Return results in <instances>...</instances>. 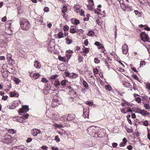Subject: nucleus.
Masks as SVG:
<instances>
[{
	"instance_id": "52",
	"label": "nucleus",
	"mask_w": 150,
	"mask_h": 150,
	"mask_svg": "<svg viewBox=\"0 0 150 150\" xmlns=\"http://www.w3.org/2000/svg\"><path fill=\"white\" fill-rule=\"evenodd\" d=\"M8 98V97L7 96H3L2 98V99L4 100H6Z\"/></svg>"
},
{
	"instance_id": "4",
	"label": "nucleus",
	"mask_w": 150,
	"mask_h": 150,
	"mask_svg": "<svg viewBox=\"0 0 150 150\" xmlns=\"http://www.w3.org/2000/svg\"><path fill=\"white\" fill-rule=\"evenodd\" d=\"M59 104L60 102L59 101L57 97L56 96H54L51 104L52 106L54 108Z\"/></svg>"
},
{
	"instance_id": "41",
	"label": "nucleus",
	"mask_w": 150,
	"mask_h": 150,
	"mask_svg": "<svg viewBox=\"0 0 150 150\" xmlns=\"http://www.w3.org/2000/svg\"><path fill=\"white\" fill-rule=\"evenodd\" d=\"M126 108V107H125V108H121L120 111L121 112H122L124 114H125V111Z\"/></svg>"
},
{
	"instance_id": "40",
	"label": "nucleus",
	"mask_w": 150,
	"mask_h": 150,
	"mask_svg": "<svg viewBox=\"0 0 150 150\" xmlns=\"http://www.w3.org/2000/svg\"><path fill=\"white\" fill-rule=\"evenodd\" d=\"M86 104L89 105L90 106H91L93 104V103L92 101H87L86 102Z\"/></svg>"
},
{
	"instance_id": "63",
	"label": "nucleus",
	"mask_w": 150,
	"mask_h": 150,
	"mask_svg": "<svg viewBox=\"0 0 150 150\" xmlns=\"http://www.w3.org/2000/svg\"><path fill=\"white\" fill-rule=\"evenodd\" d=\"M80 21L79 20L75 19L74 21V23L75 24L77 25L79 23Z\"/></svg>"
},
{
	"instance_id": "61",
	"label": "nucleus",
	"mask_w": 150,
	"mask_h": 150,
	"mask_svg": "<svg viewBox=\"0 0 150 150\" xmlns=\"http://www.w3.org/2000/svg\"><path fill=\"white\" fill-rule=\"evenodd\" d=\"M87 6L89 10H91L93 9V7L91 5H87Z\"/></svg>"
},
{
	"instance_id": "58",
	"label": "nucleus",
	"mask_w": 150,
	"mask_h": 150,
	"mask_svg": "<svg viewBox=\"0 0 150 150\" xmlns=\"http://www.w3.org/2000/svg\"><path fill=\"white\" fill-rule=\"evenodd\" d=\"M6 16H4L1 18V21L2 22H5L6 21Z\"/></svg>"
},
{
	"instance_id": "19",
	"label": "nucleus",
	"mask_w": 150,
	"mask_h": 150,
	"mask_svg": "<svg viewBox=\"0 0 150 150\" xmlns=\"http://www.w3.org/2000/svg\"><path fill=\"white\" fill-rule=\"evenodd\" d=\"M54 84L55 86L57 88H59V87H60V82L58 80H57L55 81Z\"/></svg>"
},
{
	"instance_id": "43",
	"label": "nucleus",
	"mask_w": 150,
	"mask_h": 150,
	"mask_svg": "<svg viewBox=\"0 0 150 150\" xmlns=\"http://www.w3.org/2000/svg\"><path fill=\"white\" fill-rule=\"evenodd\" d=\"M55 140L57 142H58L60 141V139L58 137V136H56L55 137Z\"/></svg>"
},
{
	"instance_id": "12",
	"label": "nucleus",
	"mask_w": 150,
	"mask_h": 150,
	"mask_svg": "<svg viewBox=\"0 0 150 150\" xmlns=\"http://www.w3.org/2000/svg\"><path fill=\"white\" fill-rule=\"evenodd\" d=\"M121 8L124 11H126L128 7V6L124 3H120Z\"/></svg>"
},
{
	"instance_id": "53",
	"label": "nucleus",
	"mask_w": 150,
	"mask_h": 150,
	"mask_svg": "<svg viewBox=\"0 0 150 150\" xmlns=\"http://www.w3.org/2000/svg\"><path fill=\"white\" fill-rule=\"evenodd\" d=\"M94 45L98 46V47H99L100 46V45H101V44L100 42L97 41H96L95 42Z\"/></svg>"
},
{
	"instance_id": "56",
	"label": "nucleus",
	"mask_w": 150,
	"mask_h": 150,
	"mask_svg": "<svg viewBox=\"0 0 150 150\" xmlns=\"http://www.w3.org/2000/svg\"><path fill=\"white\" fill-rule=\"evenodd\" d=\"M69 29V27L67 26V25H66V26H64V31H67V30H68Z\"/></svg>"
},
{
	"instance_id": "51",
	"label": "nucleus",
	"mask_w": 150,
	"mask_h": 150,
	"mask_svg": "<svg viewBox=\"0 0 150 150\" xmlns=\"http://www.w3.org/2000/svg\"><path fill=\"white\" fill-rule=\"evenodd\" d=\"M146 88L149 90H150V83L146 84Z\"/></svg>"
},
{
	"instance_id": "21",
	"label": "nucleus",
	"mask_w": 150,
	"mask_h": 150,
	"mask_svg": "<svg viewBox=\"0 0 150 150\" xmlns=\"http://www.w3.org/2000/svg\"><path fill=\"white\" fill-rule=\"evenodd\" d=\"M79 30H80V31L81 30H77L76 31V29L75 28H70V32L72 33H74L76 32H77V31H79Z\"/></svg>"
},
{
	"instance_id": "3",
	"label": "nucleus",
	"mask_w": 150,
	"mask_h": 150,
	"mask_svg": "<svg viewBox=\"0 0 150 150\" xmlns=\"http://www.w3.org/2000/svg\"><path fill=\"white\" fill-rule=\"evenodd\" d=\"M141 39L144 41L150 42L149 39L148 38V36L147 34L144 32H142L140 35Z\"/></svg>"
},
{
	"instance_id": "7",
	"label": "nucleus",
	"mask_w": 150,
	"mask_h": 150,
	"mask_svg": "<svg viewBox=\"0 0 150 150\" xmlns=\"http://www.w3.org/2000/svg\"><path fill=\"white\" fill-rule=\"evenodd\" d=\"M41 133L40 130L39 129H34L31 131V134L34 136H36Z\"/></svg>"
},
{
	"instance_id": "59",
	"label": "nucleus",
	"mask_w": 150,
	"mask_h": 150,
	"mask_svg": "<svg viewBox=\"0 0 150 150\" xmlns=\"http://www.w3.org/2000/svg\"><path fill=\"white\" fill-rule=\"evenodd\" d=\"M84 43L85 46H86L88 45V42L87 39H86L85 40Z\"/></svg>"
},
{
	"instance_id": "55",
	"label": "nucleus",
	"mask_w": 150,
	"mask_h": 150,
	"mask_svg": "<svg viewBox=\"0 0 150 150\" xmlns=\"http://www.w3.org/2000/svg\"><path fill=\"white\" fill-rule=\"evenodd\" d=\"M55 126L58 128H61L63 127V126L62 125H58V124H55Z\"/></svg>"
},
{
	"instance_id": "30",
	"label": "nucleus",
	"mask_w": 150,
	"mask_h": 150,
	"mask_svg": "<svg viewBox=\"0 0 150 150\" xmlns=\"http://www.w3.org/2000/svg\"><path fill=\"white\" fill-rule=\"evenodd\" d=\"M89 52V49L87 48L84 47L83 50V52L85 53H87Z\"/></svg>"
},
{
	"instance_id": "42",
	"label": "nucleus",
	"mask_w": 150,
	"mask_h": 150,
	"mask_svg": "<svg viewBox=\"0 0 150 150\" xmlns=\"http://www.w3.org/2000/svg\"><path fill=\"white\" fill-rule=\"evenodd\" d=\"M134 12L136 15H138L139 16H141V13L138 11L137 10L134 11Z\"/></svg>"
},
{
	"instance_id": "39",
	"label": "nucleus",
	"mask_w": 150,
	"mask_h": 150,
	"mask_svg": "<svg viewBox=\"0 0 150 150\" xmlns=\"http://www.w3.org/2000/svg\"><path fill=\"white\" fill-rule=\"evenodd\" d=\"M144 106L146 109L147 110L149 109L150 108L149 105L148 104H145L144 105Z\"/></svg>"
},
{
	"instance_id": "20",
	"label": "nucleus",
	"mask_w": 150,
	"mask_h": 150,
	"mask_svg": "<svg viewBox=\"0 0 150 150\" xmlns=\"http://www.w3.org/2000/svg\"><path fill=\"white\" fill-rule=\"evenodd\" d=\"M123 83L125 86L127 87L130 88L132 86L130 83L128 81H125Z\"/></svg>"
},
{
	"instance_id": "6",
	"label": "nucleus",
	"mask_w": 150,
	"mask_h": 150,
	"mask_svg": "<svg viewBox=\"0 0 150 150\" xmlns=\"http://www.w3.org/2000/svg\"><path fill=\"white\" fill-rule=\"evenodd\" d=\"M96 127L94 126H91L87 129V131L89 134L92 135L93 133H95Z\"/></svg>"
},
{
	"instance_id": "24",
	"label": "nucleus",
	"mask_w": 150,
	"mask_h": 150,
	"mask_svg": "<svg viewBox=\"0 0 150 150\" xmlns=\"http://www.w3.org/2000/svg\"><path fill=\"white\" fill-rule=\"evenodd\" d=\"M8 131V133L11 134H14L16 133V131L12 129H9Z\"/></svg>"
},
{
	"instance_id": "45",
	"label": "nucleus",
	"mask_w": 150,
	"mask_h": 150,
	"mask_svg": "<svg viewBox=\"0 0 150 150\" xmlns=\"http://www.w3.org/2000/svg\"><path fill=\"white\" fill-rule=\"evenodd\" d=\"M98 69L97 68H94L93 69V72L95 74H97L98 73Z\"/></svg>"
},
{
	"instance_id": "11",
	"label": "nucleus",
	"mask_w": 150,
	"mask_h": 150,
	"mask_svg": "<svg viewBox=\"0 0 150 150\" xmlns=\"http://www.w3.org/2000/svg\"><path fill=\"white\" fill-rule=\"evenodd\" d=\"M67 121H70L74 119L75 117V115L73 114H69L67 115Z\"/></svg>"
},
{
	"instance_id": "9",
	"label": "nucleus",
	"mask_w": 150,
	"mask_h": 150,
	"mask_svg": "<svg viewBox=\"0 0 150 150\" xmlns=\"http://www.w3.org/2000/svg\"><path fill=\"white\" fill-rule=\"evenodd\" d=\"M122 49L123 53L125 54H127L128 50L127 45L125 44L123 45Z\"/></svg>"
},
{
	"instance_id": "57",
	"label": "nucleus",
	"mask_w": 150,
	"mask_h": 150,
	"mask_svg": "<svg viewBox=\"0 0 150 150\" xmlns=\"http://www.w3.org/2000/svg\"><path fill=\"white\" fill-rule=\"evenodd\" d=\"M44 10L45 12H48L49 11V8L47 7H45L44 8Z\"/></svg>"
},
{
	"instance_id": "49",
	"label": "nucleus",
	"mask_w": 150,
	"mask_h": 150,
	"mask_svg": "<svg viewBox=\"0 0 150 150\" xmlns=\"http://www.w3.org/2000/svg\"><path fill=\"white\" fill-rule=\"evenodd\" d=\"M136 101L138 103H140L141 102V98L139 97L137 98H136Z\"/></svg>"
},
{
	"instance_id": "44",
	"label": "nucleus",
	"mask_w": 150,
	"mask_h": 150,
	"mask_svg": "<svg viewBox=\"0 0 150 150\" xmlns=\"http://www.w3.org/2000/svg\"><path fill=\"white\" fill-rule=\"evenodd\" d=\"M126 104L127 105L129 106L130 105V104L128 102H126V103H124L122 102L121 103V105L124 106Z\"/></svg>"
},
{
	"instance_id": "8",
	"label": "nucleus",
	"mask_w": 150,
	"mask_h": 150,
	"mask_svg": "<svg viewBox=\"0 0 150 150\" xmlns=\"http://www.w3.org/2000/svg\"><path fill=\"white\" fill-rule=\"evenodd\" d=\"M54 44L53 42H49L48 47L49 51L50 52H52V50L54 49Z\"/></svg>"
},
{
	"instance_id": "26",
	"label": "nucleus",
	"mask_w": 150,
	"mask_h": 150,
	"mask_svg": "<svg viewBox=\"0 0 150 150\" xmlns=\"http://www.w3.org/2000/svg\"><path fill=\"white\" fill-rule=\"evenodd\" d=\"M78 75L74 73H71L70 75V77H72L73 78H76L78 77Z\"/></svg>"
},
{
	"instance_id": "15",
	"label": "nucleus",
	"mask_w": 150,
	"mask_h": 150,
	"mask_svg": "<svg viewBox=\"0 0 150 150\" xmlns=\"http://www.w3.org/2000/svg\"><path fill=\"white\" fill-rule=\"evenodd\" d=\"M10 96L11 97L14 96L18 97L19 96V94L17 92H13L10 93Z\"/></svg>"
},
{
	"instance_id": "50",
	"label": "nucleus",
	"mask_w": 150,
	"mask_h": 150,
	"mask_svg": "<svg viewBox=\"0 0 150 150\" xmlns=\"http://www.w3.org/2000/svg\"><path fill=\"white\" fill-rule=\"evenodd\" d=\"M41 148L42 149H43V150H47L48 149V147L46 146H42L41 147Z\"/></svg>"
},
{
	"instance_id": "47",
	"label": "nucleus",
	"mask_w": 150,
	"mask_h": 150,
	"mask_svg": "<svg viewBox=\"0 0 150 150\" xmlns=\"http://www.w3.org/2000/svg\"><path fill=\"white\" fill-rule=\"evenodd\" d=\"M72 42V40L69 38H67L66 39V42L68 44H69L71 43Z\"/></svg>"
},
{
	"instance_id": "27",
	"label": "nucleus",
	"mask_w": 150,
	"mask_h": 150,
	"mask_svg": "<svg viewBox=\"0 0 150 150\" xmlns=\"http://www.w3.org/2000/svg\"><path fill=\"white\" fill-rule=\"evenodd\" d=\"M83 86L87 88V89L88 88V85L87 82L83 80Z\"/></svg>"
},
{
	"instance_id": "33",
	"label": "nucleus",
	"mask_w": 150,
	"mask_h": 150,
	"mask_svg": "<svg viewBox=\"0 0 150 150\" xmlns=\"http://www.w3.org/2000/svg\"><path fill=\"white\" fill-rule=\"evenodd\" d=\"M98 47V49H101L102 50V51L103 52H104L105 51V48L101 44V45H100V46Z\"/></svg>"
},
{
	"instance_id": "62",
	"label": "nucleus",
	"mask_w": 150,
	"mask_h": 150,
	"mask_svg": "<svg viewBox=\"0 0 150 150\" xmlns=\"http://www.w3.org/2000/svg\"><path fill=\"white\" fill-rule=\"evenodd\" d=\"M19 148H18L19 149H21L23 150H25L26 148L25 147L23 146H19Z\"/></svg>"
},
{
	"instance_id": "16",
	"label": "nucleus",
	"mask_w": 150,
	"mask_h": 150,
	"mask_svg": "<svg viewBox=\"0 0 150 150\" xmlns=\"http://www.w3.org/2000/svg\"><path fill=\"white\" fill-rule=\"evenodd\" d=\"M89 110H87V111H85V110L83 109V116L85 118H88V113H89Z\"/></svg>"
},
{
	"instance_id": "48",
	"label": "nucleus",
	"mask_w": 150,
	"mask_h": 150,
	"mask_svg": "<svg viewBox=\"0 0 150 150\" xmlns=\"http://www.w3.org/2000/svg\"><path fill=\"white\" fill-rule=\"evenodd\" d=\"M94 61L95 63L98 64L100 62V60L97 58H95L94 59Z\"/></svg>"
},
{
	"instance_id": "18",
	"label": "nucleus",
	"mask_w": 150,
	"mask_h": 150,
	"mask_svg": "<svg viewBox=\"0 0 150 150\" xmlns=\"http://www.w3.org/2000/svg\"><path fill=\"white\" fill-rule=\"evenodd\" d=\"M52 117L54 120H57L59 117V115L57 113H54L52 115Z\"/></svg>"
},
{
	"instance_id": "25",
	"label": "nucleus",
	"mask_w": 150,
	"mask_h": 150,
	"mask_svg": "<svg viewBox=\"0 0 150 150\" xmlns=\"http://www.w3.org/2000/svg\"><path fill=\"white\" fill-rule=\"evenodd\" d=\"M39 76L40 74L38 73H35L33 75V79H36L39 77Z\"/></svg>"
},
{
	"instance_id": "5",
	"label": "nucleus",
	"mask_w": 150,
	"mask_h": 150,
	"mask_svg": "<svg viewBox=\"0 0 150 150\" xmlns=\"http://www.w3.org/2000/svg\"><path fill=\"white\" fill-rule=\"evenodd\" d=\"M29 109L28 106L23 105L21 108L19 109L18 112L19 113H26L29 110Z\"/></svg>"
},
{
	"instance_id": "32",
	"label": "nucleus",
	"mask_w": 150,
	"mask_h": 150,
	"mask_svg": "<svg viewBox=\"0 0 150 150\" xmlns=\"http://www.w3.org/2000/svg\"><path fill=\"white\" fill-rule=\"evenodd\" d=\"M13 80L17 84L19 83L20 82V80L18 78H14Z\"/></svg>"
},
{
	"instance_id": "37",
	"label": "nucleus",
	"mask_w": 150,
	"mask_h": 150,
	"mask_svg": "<svg viewBox=\"0 0 150 150\" xmlns=\"http://www.w3.org/2000/svg\"><path fill=\"white\" fill-rule=\"evenodd\" d=\"M58 77V75L55 74L54 75H52L50 77L51 79H54L56 78H57Z\"/></svg>"
},
{
	"instance_id": "46",
	"label": "nucleus",
	"mask_w": 150,
	"mask_h": 150,
	"mask_svg": "<svg viewBox=\"0 0 150 150\" xmlns=\"http://www.w3.org/2000/svg\"><path fill=\"white\" fill-rule=\"evenodd\" d=\"M143 124L144 125L147 126L149 124L147 121L145 120L143 122Z\"/></svg>"
},
{
	"instance_id": "13",
	"label": "nucleus",
	"mask_w": 150,
	"mask_h": 150,
	"mask_svg": "<svg viewBox=\"0 0 150 150\" xmlns=\"http://www.w3.org/2000/svg\"><path fill=\"white\" fill-rule=\"evenodd\" d=\"M88 82L91 84L93 85L95 83V80L94 77L91 76L88 79Z\"/></svg>"
},
{
	"instance_id": "31",
	"label": "nucleus",
	"mask_w": 150,
	"mask_h": 150,
	"mask_svg": "<svg viewBox=\"0 0 150 150\" xmlns=\"http://www.w3.org/2000/svg\"><path fill=\"white\" fill-rule=\"evenodd\" d=\"M105 87L106 89L109 91H111L112 90V88L109 85H106L105 86Z\"/></svg>"
},
{
	"instance_id": "17",
	"label": "nucleus",
	"mask_w": 150,
	"mask_h": 150,
	"mask_svg": "<svg viewBox=\"0 0 150 150\" xmlns=\"http://www.w3.org/2000/svg\"><path fill=\"white\" fill-rule=\"evenodd\" d=\"M139 113H141L143 115H148L149 114V113L147 111L144 110H142L140 111V112H139Z\"/></svg>"
},
{
	"instance_id": "38",
	"label": "nucleus",
	"mask_w": 150,
	"mask_h": 150,
	"mask_svg": "<svg viewBox=\"0 0 150 150\" xmlns=\"http://www.w3.org/2000/svg\"><path fill=\"white\" fill-rule=\"evenodd\" d=\"M7 58L8 60L11 59V58L12 55H11L9 53H8L6 55Z\"/></svg>"
},
{
	"instance_id": "54",
	"label": "nucleus",
	"mask_w": 150,
	"mask_h": 150,
	"mask_svg": "<svg viewBox=\"0 0 150 150\" xmlns=\"http://www.w3.org/2000/svg\"><path fill=\"white\" fill-rule=\"evenodd\" d=\"M41 81L44 83H47V79L44 78H42Z\"/></svg>"
},
{
	"instance_id": "60",
	"label": "nucleus",
	"mask_w": 150,
	"mask_h": 150,
	"mask_svg": "<svg viewBox=\"0 0 150 150\" xmlns=\"http://www.w3.org/2000/svg\"><path fill=\"white\" fill-rule=\"evenodd\" d=\"M145 28L144 29L148 31H150V28L148 27L146 25H144Z\"/></svg>"
},
{
	"instance_id": "28",
	"label": "nucleus",
	"mask_w": 150,
	"mask_h": 150,
	"mask_svg": "<svg viewBox=\"0 0 150 150\" xmlns=\"http://www.w3.org/2000/svg\"><path fill=\"white\" fill-rule=\"evenodd\" d=\"M94 33L93 31L91 30L88 32V34L87 35L89 36H92L94 35Z\"/></svg>"
},
{
	"instance_id": "29",
	"label": "nucleus",
	"mask_w": 150,
	"mask_h": 150,
	"mask_svg": "<svg viewBox=\"0 0 150 150\" xmlns=\"http://www.w3.org/2000/svg\"><path fill=\"white\" fill-rule=\"evenodd\" d=\"M67 7L65 6H64L63 7L62 9V11L63 13H64V14L63 16H64L65 14V12L67 11Z\"/></svg>"
},
{
	"instance_id": "23",
	"label": "nucleus",
	"mask_w": 150,
	"mask_h": 150,
	"mask_svg": "<svg viewBox=\"0 0 150 150\" xmlns=\"http://www.w3.org/2000/svg\"><path fill=\"white\" fill-rule=\"evenodd\" d=\"M67 81L65 80H63L60 82V85L62 86H64L66 84Z\"/></svg>"
},
{
	"instance_id": "36",
	"label": "nucleus",
	"mask_w": 150,
	"mask_h": 150,
	"mask_svg": "<svg viewBox=\"0 0 150 150\" xmlns=\"http://www.w3.org/2000/svg\"><path fill=\"white\" fill-rule=\"evenodd\" d=\"M146 64V62L145 61H142L140 62V66L142 67H143L144 65H145Z\"/></svg>"
},
{
	"instance_id": "34",
	"label": "nucleus",
	"mask_w": 150,
	"mask_h": 150,
	"mask_svg": "<svg viewBox=\"0 0 150 150\" xmlns=\"http://www.w3.org/2000/svg\"><path fill=\"white\" fill-rule=\"evenodd\" d=\"M39 21L40 23H42V18L41 17H40V18L39 19H38V18H37L35 20V22H37Z\"/></svg>"
},
{
	"instance_id": "14",
	"label": "nucleus",
	"mask_w": 150,
	"mask_h": 150,
	"mask_svg": "<svg viewBox=\"0 0 150 150\" xmlns=\"http://www.w3.org/2000/svg\"><path fill=\"white\" fill-rule=\"evenodd\" d=\"M67 115H64L60 117V119L61 121L63 122L68 121L67 119Z\"/></svg>"
},
{
	"instance_id": "64",
	"label": "nucleus",
	"mask_w": 150,
	"mask_h": 150,
	"mask_svg": "<svg viewBox=\"0 0 150 150\" xmlns=\"http://www.w3.org/2000/svg\"><path fill=\"white\" fill-rule=\"evenodd\" d=\"M127 10L129 11H131L133 10L131 6H128V7Z\"/></svg>"
},
{
	"instance_id": "35",
	"label": "nucleus",
	"mask_w": 150,
	"mask_h": 150,
	"mask_svg": "<svg viewBox=\"0 0 150 150\" xmlns=\"http://www.w3.org/2000/svg\"><path fill=\"white\" fill-rule=\"evenodd\" d=\"M59 59L60 60L65 62L66 61V59L64 57H62L61 56H59Z\"/></svg>"
},
{
	"instance_id": "10",
	"label": "nucleus",
	"mask_w": 150,
	"mask_h": 150,
	"mask_svg": "<svg viewBox=\"0 0 150 150\" xmlns=\"http://www.w3.org/2000/svg\"><path fill=\"white\" fill-rule=\"evenodd\" d=\"M34 67L36 68L39 69L41 67L40 63L38 60H35L34 62Z\"/></svg>"
},
{
	"instance_id": "1",
	"label": "nucleus",
	"mask_w": 150,
	"mask_h": 150,
	"mask_svg": "<svg viewBox=\"0 0 150 150\" xmlns=\"http://www.w3.org/2000/svg\"><path fill=\"white\" fill-rule=\"evenodd\" d=\"M21 28L23 30H27L30 27V24L27 19H23L20 22Z\"/></svg>"
},
{
	"instance_id": "2",
	"label": "nucleus",
	"mask_w": 150,
	"mask_h": 150,
	"mask_svg": "<svg viewBox=\"0 0 150 150\" xmlns=\"http://www.w3.org/2000/svg\"><path fill=\"white\" fill-rule=\"evenodd\" d=\"M2 142L6 144H10L12 143V140L11 137L8 135H6L1 139Z\"/></svg>"
},
{
	"instance_id": "22",
	"label": "nucleus",
	"mask_w": 150,
	"mask_h": 150,
	"mask_svg": "<svg viewBox=\"0 0 150 150\" xmlns=\"http://www.w3.org/2000/svg\"><path fill=\"white\" fill-rule=\"evenodd\" d=\"M57 35L58 37V38H63L64 37V35L63 33L62 32H59L57 34Z\"/></svg>"
}]
</instances>
